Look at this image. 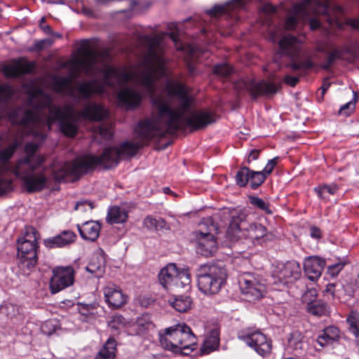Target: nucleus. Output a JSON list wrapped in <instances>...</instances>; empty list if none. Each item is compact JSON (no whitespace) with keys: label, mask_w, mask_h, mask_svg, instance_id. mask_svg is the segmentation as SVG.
<instances>
[{"label":"nucleus","mask_w":359,"mask_h":359,"mask_svg":"<svg viewBox=\"0 0 359 359\" xmlns=\"http://www.w3.org/2000/svg\"><path fill=\"white\" fill-rule=\"evenodd\" d=\"M309 11H312L313 12L315 13V11L312 8H310V7H309L307 8V17H306V18L304 21L308 20V23H309L310 29L312 30V31H315V30L319 29L321 27V22H320V20L318 19V18H316V17H309ZM317 14L323 15L324 19H325V20H326L327 22V23H328V25L330 26H331V27H338L339 29L342 28V24L339 21V17L343 14V8H341V13L337 16V19H338V21H339V22L340 24V27L337 26V25H330L329 22L327 20V14H321V13H317Z\"/></svg>","instance_id":"e433bc0d"},{"label":"nucleus","mask_w":359,"mask_h":359,"mask_svg":"<svg viewBox=\"0 0 359 359\" xmlns=\"http://www.w3.org/2000/svg\"><path fill=\"white\" fill-rule=\"evenodd\" d=\"M94 207L95 205L93 201L83 200L78 201L75 205L74 209L85 212H87L88 210H92L94 208Z\"/></svg>","instance_id":"603ef678"},{"label":"nucleus","mask_w":359,"mask_h":359,"mask_svg":"<svg viewBox=\"0 0 359 359\" xmlns=\"http://www.w3.org/2000/svg\"><path fill=\"white\" fill-rule=\"evenodd\" d=\"M142 42L147 48V53L142 62V69L136 75V81L150 95L151 102L156 111V116L138 122L136 132L142 138L165 137L173 135L184 127L192 131L206 128L216 121L215 114L206 110L193 111L191 99L186 87L180 82L168 79L165 83V90L170 97H177L180 101L177 108L170 106L169 97L160 93L155 95L156 81L168 76L167 60L163 56L164 46L161 35H144Z\"/></svg>","instance_id":"f257e3e1"},{"label":"nucleus","mask_w":359,"mask_h":359,"mask_svg":"<svg viewBox=\"0 0 359 359\" xmlns=\"http://www.w3.org/2000/svg\"><path fill=\"white\" fill-rule=\"evenodd\" d=\"M279 47L281 54L289 56L291 62L287 65L293 72L297 70H306L311 69L314 63L311 57L306 56L304 60H300L301 43L299 40L294 36L287 34L279 41Z\"/></svg>","instance_id":"9d476101"},{"label":"nucleus","mask_w":359,"mask_h":359,"mask_svg":"<svg viewBox=\"0 0 359 359\" xmlns=\"http://www.w3.org/2000/svg\"><path fill=\"white\" fill-rule=\"evenodd\" d=\"M307 311L317 317L326 316L328 313L327 305L322 301H316L307 303Z\"/></svg>","instance_id":"58836bf2"},{"label":"nucleus","mask_w":359,"mask_h":359,"mask_svg":"<svg viewBox=\"0 0 359 359\" xmlns=\"http://www.w3.org/2000/svg\"><path fill=\"white\" fill-rule=\"evenodd\" d=\"M128 217V212L124 208L113 206L108 210L106 221L110 224H120L126 222Z\"/></svg>","instance_id":"7c9ffc66"},{"label":"nucleus","mask_w":359,"mask_h":359,"mask_svg":"<svg viewBox=\"0 0 359 359\" xmlns=\"http://www.w3.org/2000/svg\"><path fill=\"white\" fill-rule=\"evenodd\" d=\"M118 104L127 109H133L140 104L141 94L130 88L121 89L117 95Z\"/></svg>","instance_id":"4be33fe9"},{"label":"nucleus","mask_w":359,"mask_h":359,"mask_svg":"<svg viewBox=\"0 0 359 359\" xmlns=\"http://www.w3.org/2000/svg\"><path fill=\"white\" fill-rule=\"evenodd\" d=\"M169 36L172 41L175 43L177 49L182 50L187 52V53L190 55V57H194L196 54V48L191 44H187L186 46H184L181 43L178 44V37L174 33L169 34Z\"/></svg>","instance_id":"37998d69"},{"label":"nucleus","mask_w":359,"mask_h":359,"mask_svg":"<svg viewBox=\"0 0 359 359\" xmlns=\"http://www.w3.org/2000/svg\"><path fill=\"white\" fill-rule=\"evenodd\" d=\"M325 334L327 337L331 339L333 341L338 339L339 337V330L335 326H329L324 330Z\"/></svg>","instance_id":"5fc2aeb1"},{"label":"nucleus","mask_w":359,"mask_h":359,"mask_svg":"<svg viewBox=\"0 0 359 359\" xmlns=\"http://www.w3.org/2000/svg\"><path fill=\"white\" fill-rule=\"evenodd\" d=\"M266 178L261 171L252 170L247 166H242L235 177L237 185L243 187L249 183L252 189H256L261 186Z\"/></svg>","instance_id":"6ab92c4d"},{"label":"nucleus","mask_w":359,"mask_h":359,"mask_svg":"<svg viewBox=\"0 0 359 359\" xmlns=\"http://www.w3.org/2000/svg\"><path fill=\"white\" fill-rule=\"evenodd\" d=\"M195 335L185 323L177 324L159 332V342L165 350L175 354L189 355L194 350Z\"/></svg>","instance_id":"0eeeda50"},{"label":"nucleus","mask_w":359,"mask_h":359,"mask_svg":"<svg viewBox=\"0 0 359 359\" xmlns=\"http://www.w3.org/2000/svg\"><path fill=\"white\" fill-rule=\"evenodd\" d=\"M13 95V89L9 85L0 84V119L7 116L15 125L35 126L40 122L43 110L48 109L46 124L48 128L50 129L52 124L57 122L61 133L69 137L77 134L79 117L90 121H101L108 116L102 105L90 102L77 113L76 116L69 107L54 104L48 95H43L39 103L31 104L32 109L22 106L8 108V102Z\"/></svg>","instance_id":"f03ea898"},{"label":"nucleus","mask_w":359,"mask_h":359,"mask_svg":"<svg viewBox=\"0 0 359 359\" xmlns=\"http://www.w3.org/2000/svg\"><path fill=\"white\" fill-rule=\"evenodd\" d=\"M339 49L343 50V55L348 54L355 59H359V43L355 42L352 47L344 46Z\"/></svg>","instance_id":"8fccbe9b"},{"label":"nucleus","mask_w":359,"mask_h":359,"mask_svg":"<svg viewBox=\"0 0 359 359\" xmlns=\"http://www.w3.org/2000/svg\"><path fill=\"white\" fill-rule=\"evenodd\" d=\"M310 7L315 12L327 14V20L330 25L340 27L337 16L341 13V6L332 4L330 0H302L301 3L294 4L289 16L285 22L287 30L294 29L299 20H304L307 17V8Z\"/></svg>","instance_id":"20e7f679"},{"label":"nucleus","mask_w":359,"mask_h":359,"mask_svg":"<svg viewBox=\"0 0 359 359\" xmlns=\"http://www.w3.org/2000/svg\"><path fill=\"white\" fill-rule=\"evenodd\" d=\"M169 304L177 311L184 313L192 306V299L188 295H175L168 299Z\"/></svg>","instance_id":"c756f323"},{"label":"nucleus","mask_w":359,"mask_h":359,"mask_svg":"<svg viewBox=\"0 0 359 359\" xmlns=\"http://www.w3.org/2000/svg\"><path fill=\"white\" fill-rule=\"evenodd\" d=\"M316 341H317L318 344L321 347H323L325 345H327L330 343H332L333 341L331 339H330V338L327 337V336H325L324 330H323L322 334L318 335Z\"/></svg>","instance_id":"052dcab7"},{"label":"nucleus","mask_w":359,"mask_h":359,"mask_svg":"<svg viewBox=\"0 0 359 359\" xmlns=\"http://www.w3.org/2000/svg\"><path fill=\"white\" fill-rule=\"evenodd\" d=\"M199 229L194 232V239L199 247H216L217 244V235L220 233L218 224L214 222L212 217L203 218L199 223Z\"/></svg>","instance_id":"ddd939ff"},{"label":"nucleus","mask_w":359,"mask_h":359,"mask_svg":"<svg viewBox=\"0 0 359 359\" xmlns=\"http://www.w3.org/2000/svg\"><path fill=\"white\" fill-rule=\"evenodd\" d=\"M310 231V236L312 238H320L321 237V230L316 226H311L309 229Z\"/></svg>","instance_id":"774afa93"},{"label":"nucleus","mask_w":359,"mask_h":359,"mask_svg":"<svg viewBox=\"0 0 359 359\" xmlns=\"http://www.w3.org/2000/svg\"><path fill=\"white\" fill-rule=\"evenodd\" d=\"M104 300L109 307L118 309L127 302V296L114 283H109L103 288Z\"/></svg>","instance_id":"aec40b11"},{"label":"nucleus","mask_w":359,"mask_h":359,"mask_svg":"<svg viewBox=\"0 0 359 359\" xmlns=\"http://www.w3.org/2000/svg\"><path fill=\"white\" fill-rule=\"evenodd\" d=\"M38 149V145L34 143H27L25 147V156L19 159L12 169L21 168L22 164L27 165L42 166L44 162V158L41 156L35 154Z\"/></svg>","instance_id":"412c9836"},{"label":"nucleus","mask_w":359,"mask_h":359,"mask_svg":"<svg viewBox=\"0 0 359 359\" xmlns=\"http://www.w3.org/2000/svg\"><path fill=\"white\" fill-rule=\"evenodd\" d=\"M76 238V235L74 232L70 230H65L55 236L45 239L43 244L46 247H62L73 243Z\"/></svg>","instance_id":"bb28decb"},{"label":"nucleus","mask_w":359,"mask_h":359,"mask_svg":"<svg viewBox=\"0 0 359 359\" xmlns=\"http://www.w3.org/2000/svg\"><path fill=\"white\" fill-rule=\"evenodd\" d=\"M287 342L289 348L297 351L298 353H301L306 345L304 336L297 330L291 332Z\"/></svg>","instance_id":"f704fd0d"},{"label":"nucleus","mask_w":359,"mask_h":359,"mask_svg":"<svg viewBox=\"0 0 359 359\" xmlns=\"http://www.w3.org/2000/svg\"><path fill=\"white\" fill-rule=\"evenodd\" d=\"M33 69L34 65L32 63H26L18 66L6 65L3 68V72L8 77H17L32 72Z\"/></svg>","instance_id":"72a5a7b5"},{"label":"nucleus","mask_w":359,"mask_h":359,"mask_svg":"<svg viewBox=\"0 0 359 359\" xmlns=\"http://www.w3.org/2000/svg\"><path fill=\"white\" fill-rule=\"evenodd\" d=\"M260 152L261 150L259 149H252L248 156L246 160L247 163L250 164L252 161L257 160L259 156Z\"/></svg>","instance_id":"69168bd1"},{"label":"nucleus","mask_w":359,"mask_h":359,"mask_svg":"<svg viewBox=\"0 0 359 359\" xmlns=\"http://www.w3.org/2000/svg\"><path fill=\"white\" fill-rule=\"evenodd\" d=\"M39 232L33 226H27L21 237L17 239L19 245L29 244L30 247H39Z\"/></svg>","instance_id":"2f4dec72"},{"label":"nucleus","mask_w":359,"mask_h":359,"mask_svg":"<svg viewBox=\"0 0 359 359\" xmlns=\"http://www.w3.org/2000/svg\"><path fill=\"white\" fill-rule=\"evenodd\" d=\"M138 126V123L134 128V132L137 135V137L140 138V142L137 143L125 142L120 145V147H108L105 149L110 150V153L107 154V160L110 161L115 158L116 166L118 165L119 162V158L121 156H133L136 154L138 149L142 147L145 142L151 140L154 138H157V137H154L151 139H146L141 137L139 134L136 132V128ZM162 137H158V138H161Z\"/></svg>","instance_id":"a211bd4d"},{"label":"nucleus","mask_w":359,"mask_h":359,"mask_svg":"<svg viewBox=\"0 0 359 359\" xmlns=\"http://www.w3.org/2000/svg\"><path fill=\"white\" fill-rule=\"evenodd\" d=\"M227 278V269L221 262L201 264L196 269L198 289L207 295L218 293L226 284Z\"/></svg>","instance_id":"6e6552de"},{"label":"nucleus","mask_w":359,"mask_h":359,"mask_svg":"<svg viewBox=\"0 0 359 359\" xmlns=\"http://www.w3.org/2000/svg\"><path fill=\"white\" fill-rule=\"evenodd\" d=\"M346 322L349 326V331L353 334H358V314L356 312H351L347 319Z\"/></svg>","instance_id":"49530a36"},{"label":"nucleus","mask_w":359,"mask_h":359,"mask_svg":"<svg viewBox=\"0 0 359 359\" xmlns=\"http://www.w3.org/2000/svg\"><path fill=\"white\" fill-rule=\"evenodd\" d=\"M219 332L217 330H213L210 332V334L205 339L201 348V352L202 354H208L210 352L216 350L219 346Z\"/></svg>","instance_id":"473e14b6"},{"label":"nucleus","mask_w":359,"mask_h":359,"mask_svg":"<svg viewBox=\"0 0 359 359\" xmlns=\"http://www.w3.org/2000/svg\"><path fill=\"white\" fill-rule=\"evenodd\" d=\"M347 263L348 261L344 259L343 261H339L337 264L329 266L327 271V274L331 277H336Z\"/></svg>","instance_id":"de8ad7c7"},{"label":"nucleus","mask_w":359,"mask_h":359,"mask_svg":"<svg viewBox=\"0 0 359 359\" xmlns=\"http://www.w3.org/2000/svg\"><path fill=\"white\" fill-rule=\"evenodd\" d=\"M4 174H0V196L6 194L12 189V181L8 179L2 178Z\"/></svg>","instance_id":"864d4df0"},{"label":"nucleus","mask_w":359,"mask_h":359,"mask_svg":"<svg viewBox=\"0 0 359 359\" xmlns=\"http://www.w3.org/2000/svg\"><path fill=\"white\" fill-rule=\"evenodd\" d=\"M72 82L71 76H60L53 78V84L55 91L66 94L78 102L88 100L94 93L103 91V86L100 85L96 79L79 82L74 87L71 86Z\"/></svg>","instance_id":"1a4fd4ad"},{"label":"nucleus","mask_w":359,"mask_h":359,"mask_svg":"<svg viewBox=\"0 0 359 359\" xmlns=\"http://www.w3.org/2000/svg\"><path fill=\"white\" fill-rule=\"evenodd\" d=\"M191 274L188 270L180 271L173 283L171 291H178L180 289L188 290L190 288Z\"/></svg>","instance_id":"c9c22d12"},{"label":"nucleus","mask_w":359,"mask_h":359,"mask_svg":"<svg viewBox=\"0 0 359 359\" xmlns=\"http://www.w3.org/2000/svg\"><path fill=\"white\" fill-rule=\"evenodd\" d=\"M356 101H357V96H356V94L355 93L353 100H351V101L347 102L346 104H344L343 106H341L339 111V114H344L346 116L350 115L351 114V112L353 111V109H355V105Z\"/></svg>","instance_id":"3c124183"},{"label":"nucleus","mask_w":359,"mask_h":359,"mask_svg":"<svg viewBox=\"0 0 359 359\" xmlns=\"http://www.w3.org/2000/svg\"><path fill=\"white\" fill-rule=\"evenodd\" d=\"M41 166L27 165L22 164L21 168L12 169V172L20 179L22 180L24 187L28 193L40 191L46 188L48 177Z\"/></svg>","instance_id":"9b49d317"},{"label":"nucleus","mask_w":359,"mask_h":359,"mask_svg":"<svg viewBox=\"0 0 359 359\" xmlns=\"http://www.w3.org/2000/svg\"><path fill=\"white\" fill-rule=\"evenodd\" d=\"M234 88L239 94L246 91L253 100H257L261 96L273 95L278 90L273 83L250 79L239 81L235 83Z\"/></svg>","instance_id":"f8f14e48"},{"label":"nucleus","mask_w":359,"mask_h":359,"mask_svg":"<svg viewBox=\"0 0 359 359\" xmlns=\"http://www.w3.org/2000/svg\"><path fill=\"white\" fill-rule=\"evenodd\" d=\"M284 81L290 86H295L299 81V79L297 76H292L286 75L284 78Z\"/></svg>","instance_id":"0e129e2a"},{"label":"nucleus","mask_w":359,"mask_h":359,"mask_svg":"<svg viewBox=\"0 0 359 359\" xmlns=\"http://www.w3.org/2000/svg\"><path fill=\"white\" fill-rule=\"evenodd\" d=\"M17 256L22 267L31 269L37 262V248H17Z\"/></svg>","instance_id":"cd10ccee"},{"label":"nucleus","mask_w":359,"mask_h":359,"mask_svg":"<svg viewBox=\"0 0 359 359\" xmlns=\"http://www.w3.org/2000/svg\"><path fill=\"white\" fill-rule=\"evenodd\" d=\"M249 201L252 205L264 211L266 214H272V212L269 208V204L265 202L263 199L258 196H249Z\"/></svg>","instance_id":"c03bdc74"},{"label":"nucleus","mask_w":359,"mask_h":359,"mask_svg":"<svg viewBox=\"0 0 359 359\" xmlns=\"http://www.w3.org/2000/svg\"><path fill=\"white\" fill-rule=\"evenodd\" d=\"M274 284L286 285L298 280L301 276V267L298 262L290 261L278 263L271 272Z\"/></svg>","instance_id":"2eb2a0df"},{"label":"nucleus","mask_w":359,"mask_h":359,"mask_svg":"<svg viewBox=\"0 0 359 359\" xmlns=\"http://www.w3.org/2000/svg\"><path fill=\"white\" fill-rule=\"evenodd\" d=\"M238 281L242 293L250 300H257L263 297L266 287L259 276L244 272L238 276Z\"/></svg>","instance_id":"4468645a"},{"label":"nucleus","mask_w":359,"mask_h":359,"mask_svg":"<svg viewBox=\"0 0 359 359\" xmlns=\"http://www.w3.org/2000/svg\"><path fill=\"white\" fill-rule=\"evenodd\" d=\"M75 271L72 266H57L53 269V276L50 280V290L55 294L74 283Z\"/></svg>","instance_id":"f3484780"},{"label":"nucleus","mask_w":359,"mask_h":359,"mask_svg":"<svg viewBox=\"0 0 359 359\" xmlns=\"http://www.w3.org/2000/svg\"><path fill=\"white\" fill-rule=\"evenodd\" d=\"M338 190V187L336 184H330V185H322L318 186L314 189V191L317 194L318 196L322 199L327 198V194L330 195H333Z\"/></svg>","instance_id":"a19ab883"},{"label":"nucleus","mask_w":359,"mask_h":359,"mask_svg":"<svg viewBox=\"0 0 359 359\" xmlns=\"http://www.w3.org/2000/svg\"><path fill=\"white\" fill-rule=\"evenodd\" d=\"M325 266V261L316 256L307 258L304 264V272L308 278L312 281L317 280L322 274Z\"/></svg>","instance_id":"b1692460"},{"label":"nucleus","mask_w":359,"mask_h":359,"mask_svg":"<svg viewBox=\"0 0 359 359\" xmlns=\"http://www.w3.org/2000/svg\"><path fill=\"white\" fill-rule=\"evenodd\" d=\"M41 329L43 334L50 335L55 331L56 325L53 320H47L42 324Z\"/></svg>","instance_id":"6e6d98bb"},{"label":"nucleus","mask_w":359,"mask_h":359,"mask_svg":"<svg viewBox=\"0 0 359 359\" xmlns=\"http://www.w3.org/2000/svg\"><path fill=\"white\" fill-rule=\"evenodd\" d=\"M330 86V83L328 81L327 79H325L321 87L320 88V90H321V96L318 97V100L319 102L323 101V96Z\"/></svg>","instance_id":"e2e57ef3"},{"label":"nucleus","mask_w":359,"mask_h":359,"mask_svg":"<svg viewBox=\"0 0 359 359\" xmlns=\"http://www.w3.org/2000/svg\"><path fill=\"white\" fill-rule=\"evenodd\" d=\"M343 58V50L339 48H334L328 53L326 62L322 65V68L328 70L337 60Z\"/></svg>","instance_id":"ea45409f"},{"label":"nucleus","mask_w":359,"mask_h":359,"mask_svg":"<svg viewBox=\"0 0 359 359\" xmlns=\"http://www.w3.org/2000/svg\"><path fill=\"white\" fill-rule=\"evenodd\" d=\"M116 341L109 338L95 359H114L115 357Z\"/></svg>","instance_id":"4c0bfd02"},{"label":"nucleus","mask_w":359,"mask_h":359,"mask_svg":"<svg viewBox=\"0 0 359 359\" xmlns=\"http://www.w3.org/2000/svg\"><path fill=\"white\" fill-rule=\"evenodd\" d=\"M239 339L244 341L248 346L252 348L259 355L265 357L271 353V341L267 339L266 337L259 331L255 332H239Z\"/></svg>","instance_id":"dca6fc26"},{"label":"nucleus","mask_w":359,"mask_h":359,"mask_svg":"<svg viewBox=\"0 0 359 359\" xmlns=\"http://www.w3.org/2000/svg\"><path fill=\"white\" fill-rule=\"evenodd\" d=\"M53 40L50 39H46L40 41H36L33 46L30 48L31 51L41 52L46 47L50 46L53 43Z\"/></svg>","instance_id":"09e8293b"},{"label":"nucleus","mask_w":359,"mask_h":359,"mask_svg":"<svg viewBox=\"0 0 359 359\" xmlns=\"http://www.w3.org/2000/svg\"><path fill=\"white\" fill-rule=\"evenodd\" d=\"M226 237L230 241H236L242 238L257 241L262 245L268 239L269 234L264 225L249 219V216L243 211L231 213Z\"/></svg>","instance_id":"39448f33"},{"label":"nucleus","mask_w":359,"mask_h":359,"mask_svg":"<svg viewBox=\"0 0 359 359\" xmlns=\"http://www.w3.org/2000/svg\"><path fill=\"white\" fill-rule=\"evenodd\" d=\"M212 72L222 77H227L232 73L233 69L231 66L222 63L215 65Z\"/></svg>","instance_id":"a18cd8bd"},{"label":"nucleus","mask_w":359,"mask_h":359,"mask_svg":"<svg viewBox=\"0 0 359 359\" xmlns=\"http://www.w3.org/2000/svg\"><path fill=\"white\" fill-rule=\"evenodd\" d=\"M86 270L92 277L100 278L105 272V255L102 248L91 257Z\"/></svg>","instance_id":"393cba45"},{"label":"nucleus","mask_w":359,"mask_h":359,"mask_svg":"<svg viewBox=\"0 0 359 359\" xmlns=\"http://www.w3.org/2000/svg\"><path fill=\"white\" fill-rule=\"evenodd\" d=\"M111 60L108 49L101 51L86 49L82 51L81 57L74 60L73 65L89 76L95 77L98 73H102L104 84L116 88L127 84L131 80L132 74L111 66Z\"/></svg>","instance_id":"7ed1b4c3"},{"label":"nucleus","mask_w":359,"mask_h":359,"mask_svg":"<svg viewBox=\"0 0 359 359\" xmlns=\"http://www.w3.org/2000/svg\"><path fill=\"white\" fill-rule=\"evenodd\" d=\"M249 0H231L223 5H215L211 9L207 11V13L212 18L228 14H232L238 8H243Z\"/></svg>","instance_id":"5701e85b"},{"label":"nucleus","mask_w":359,"mask_h":359,"mask_svg":"<svg viewBox=\"0 0 359 359\" xmlns=\"http://www.w3.org/2000/svg\"><path fill=\"white\" fill-rule=\"evenodd\" d=\"M109 153L110 150L104 149L99 156L85 155L78 158L74 162H66L59 168L54 169L53 177L56 181L62 182L67 180L69 175H82L93 170L97 165H101L106 169L115 167V158L107 160V154Z\"/></svg>","instance_id":"423d86ee"},{"label":"nucleus","mask_w":359,"mask_h":359,"mask_svg":"<svg viewBox=\"0 0 359 359\" xmlns=\"http://www.w3.org/2000/svg\"><path fill=\"white\" fill-rule=\"evenodd\" d=\"M153 323L147 318L142 317L137 319L136 332L139 335L144 334L147 330L153 328Z\"/></svg>","instance_id":"79ce46f5"},{"label":"nucleus","mask_w":359,"mask_h":359,"mask_svg":"<svg viewBox=\"0 0 359 359\" xmlns=\"http://www.w3.org/2000/svg\"><path fill=\"white\" fill-rule=\"evenodd\" d=\"M93 309V306L90 304H79V311L83 316H88L90 314V310Z\"/></svg>","instance_id":"338daca9"},{"label":"nucleus","mask_w":359,"mask_h":359,"mask_svg":"<svg viewBox=\"0 0 359 359\" xmlns=\"http://www.w3.org/2000/svg\"><path fill=\"white\" fill-rule=\"evenodd\" d=\"M101 226L98 222H86L82 226L78 225V229L81 236L86 241H95L100 235Z\"/></svg>","instance_id":"c85d7f7f"},{"label":"nucleus","mask_w":359,"mask_h":359,"mask_svg":"<svg viewBox=\"0 0 359 359\" xmlns=\"http://www.w3.org/2000/svg\"><path fill=\"white\" fill-rule=\"evenodd\" d=\"M196 253L201 257L209 258L216 255L217 248H197Z\"/></svg>","instance_id":"4d7b16f0"},{"label":"nucleus","mask_w":359,"mask_h":359,"mask_svg":"<svg viewBox=\"0 0 359 359\" xmlns=\"http://www.w3.org/2000/svg\"><path fill=\"white\" fill-rule=\"evenodd\" d=\"M180 271L175 264L166 265L158 274L160 284L165 289L172 290L173 283Z\"/></svg>","instance_id":"a878e982"},{"label":"nucleus","mask_w":359,"mask_h":359,"mask_svg":"<svg viewBox=\"0 0 359 359\" xmlns=\"http://www.w3.org/2000/svg\"><path fill=\"white\" fill-rule=\"evenodd\" d=\"M317 296V292L315 289H310L303 296L304 301L309 302H315L314 299Z\"/></svg>","instance_id":"680f3d73"},{"label":"nucleus","mask_w":359,"mask_h":359,"mask_svg":"<svg viewBox=\"0 0 359 359\" xmlns=\"http://www.w3.org/2000/svg\"><path fill=\"white\" fill-rule=\"evenodd\" d=\"M157 219L152 217L148 216L144 220V225L149 229L155 230L156 229Z\"/></svg>","instance_id":"bf43d9fd"},{"label":"nucleus","mask_w":359,"mask_h":359,"mask_svg":"<svg viewBox=\"0 0 359 359\" xmlns=\"http://www.w3.org/2000/svg\"><path fill=\"white\" fill-rule=\"evenodd\" d=\"M278 157H275L269 160L264 170L261 171L264 175V176H266V177H267V175H270L272 172L273 170L274 169V167L278 163Z\"/></svg>","instance_id":"13d9d810"}]
</instances>
